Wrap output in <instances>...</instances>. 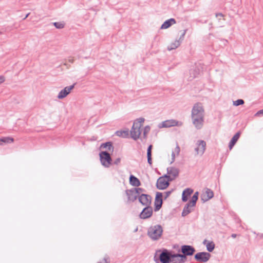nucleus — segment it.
<instances>
[{"instance_id": "nucleus-1", "label": "nucleus", "mask_w": 263, "mask_h": 263, "mask_svg": "<svg viewBox=\"0 0 263 263\" xmlns=\"http://www.w3.org/2000/svg\"><path fill=\"white\" fill-rule=\"evenodd\" d=\"M145 119L143 118H139L134 122L133 127L130 130L131 137L135 140L139 139L141 133V127Z\"/></svg>"}, {"instance_id": "nucleus-2", "label": "nucleus", "mask_w": 263, "mask_h": 263, "mask_svg": "<svg viewBox=\"0 0 263 263\" xmlns=\"http://www.w3.org/2000/svg\"><path fill=\"white\" fill-rule=\"evenodd\" d=\"M163 232V229L159 224L151 227L147 232L148 236L153 240H158L160 238Z\"/></svg>"}, {"instance_id": "nucleus-3", "label": "nucleus", "mask_w": 263, "mask_h": 263, "mask_svg": "<svg viewBox=\"0 0 263 263\" xmlns=\"http://www.w3.org/2000/svg\"><path fill=\"white\" fill-rule=\"evenodd\" d=\"M157 252H161L159 255V258L156 259L155 256V260L156 263H158L160 261L161 263H170L172 253L166 249H163L162 251L159 250Z\"/></svg>"}, {"instance_id": "nucleus-4", "label": "nucleus", "mask_w": 263, "mask_h": 263, "mask_svg": "<svg viewBox=\"0 0 263 263\" xmlns=\"http://www.w3.org/2000/svg\"><path fill=\"white\" fill-rule=\"evenodd\" d=\"M99 155L102 164L106 167H108L112 161L110 154L108 152L104 151L100 153Z\"/></svg>"}, {"instance_id": "nucleus-5", "label": "nucleus", "mask_w": 263, "mask_h": 263, "mask_svg": "<svg viewBox=\"0 0 263 263\" xmlns=\"http://www.w3.org/2000/svg\"><path fill=\"white\" fill-rule=\"evenodd\" d=\"M206 142L204 140H198L196 143V147L195 148L196 155L202 156L206 148Z\"/></svg>"}, {"instance_id": "nucleus-6", "label": "nucleus", "mask_w": 263, "mask_h": 263, "mask_svg": "<svg viewBox=\"0 0 263 263\" xmlns=\"http://www.w3.org/2000/svg\"><path fill=\"white\" fill-rule=\"evenodd\" d=\"M181 252L182 253V256H184L183 259L186 260L187 256L192 255L195 252V249L194 247L189 245H183L181 246Z\"/></svg>"}, {"instance_id": "nucleus-7", "label": "nucleus", "mask_w": 263, "mask_h": 263, "mask_svg": "<svg viewBox=\"0 0 263 263\" xmlns=\"http://www.w3.org/2000/svg\"><path fill=\"white\" fill-rule=\"evenodd\" d=\"M194 257L198 261L206 262L210 259L211 254L208 252H201L196 254Z\"/></svg>"}, {"instance_id": "nucleus-8", "label": "nucleus", "mask_w": 263, "mask_h": 263, "mask_svg": "<svg viewBox=\"0 0 263 263\" xmlns=\"http://www.w3.org/2000/svg\"><path fill=\"white\" fill-rule=\"evenodd\" d=\"M139 201L145 206H150L152 202V197L147 194H141L138 197Z\"/></svg>"}, {"instance_id": "nucleus-9", "label": "nucleus", "mask_w": 263, "mask_h": 263, "mask_svg": "<svg viewBox=\"0 0 263 263\" xmlns=\"http://www.w3.org/2000/svg\"><path fill=\"white\" fill-rule=\"evenodd\" d=\"M169 184V182L164 177H160L157 180L156 186L159 190H164L168 186Z\"/></svg>"}, {"instance_id": "nucleus-10", "label": "nucleus", "mask_w": 263, "mask_h": 263, "mask_svg": "<svg viewBox=\"0 0 263 263\" xmlns=\"http://www.w3.org/2000/svg\"><path fill=\"white\" fill-rule=\"evenodd\" d=\"M182 123L180 121H178L175 120L171 119L162 122L161 127H170L174 126H180L182 125Z\"/></svg>"}, {"instance_id": "nucleus-11", "label": "nucleus", "mask_w": 263, "mask_h": 263, "mask_svg": "<svg viewBox=\"0 0 263 263\" xmlns=\"http://www.w3.org/2000/svg\"><path fill=\"white\" fill-rule=\"evenodd\" d=\"M153 214V209L150 206H146L143 209L140 214V217L141 219H147L151 217Z\"/></svg>"}, {"instance_id": "nucleus-12", "label": "nucleus", "mask_w": 263, "mask_h": 263, "mask_svg": "<svg viewBox=\"0 0 263 263\" xmlns=\"http://www.w3.org/2000/svg\"><path fill=\"white\" fill-rule=\"evenodd\" d=\"M193 123L197 129H200L203 124V116H192Z\"/></svg>"}, {"instance_id": "nucleus-13", "label": "nucleus", "mask_w": 263, "mask_h": 263, "mask_svg": "<svg viewBox=\"0 0 263 263\" xmlns=\"http://www.w3.org/2000/svg\"><path fill=\"white\" fill-rule=\"evenodd\" d=\"M183 257L181 254H172L170 263H184L186 260Z\"/></svg>"}, {"instance_id": "nucleus-14", "label": "nucleus", "mask_w": 263, "mask_h": 263, "mask_svg": "<svg viewBox=\"0 0 263 263\" xmlns=\"http://www.w3.org/2000/svg\"><path fill=\"white\" fill-rule=\"evenodd\" d=\"M162 194L160 192H157L156 195L155 204V211L159 210L162 206Z\"/></svg>"}, {"instance_id": "nucleus-15", "label": "nucleus", "mask_w": 263, "mask_h": 263, "mask_svg": "<svg viewBox=\"0 0 263 263\" xmlns=\"http://www.w3.org/2000/svg\"><path fill=\"white\" fill-rule=\"evenodd\" d=\"M74 85L66 87L63 90H62L59 93L58 98L60 99H63L67 96L70 92V91L73 88Z\"/></svg>"}, {"instance_id": "nucleus-16", "label": "nucleus", "mask_w": 263, "mask_h": 263, "mask_svg": "<svg viewBox=\"0 0 263 263\" xmlns=\"http://www.w3.org/2000/svg\"><path fill=\"white\" fill-rule=\"evenodd\" d=\"M126 195L128 197V200L130 201L134 202L137 198L139 197L137 195V191H134L133 189L126 191Z\"/></svg>"}, {"instance_id": "nucleus-17", "label": "nucleus", "mask_w": 263, "mask_h": 263, "mask_svg": "<svg viewBox=\"0 0 263 263\" xmlns=\"http://www.w3.org/2000/svg\"><path fill=\"white\" fill-rule=\"evenodd\" d=\"M167 174L170 175L172 178L171 180H174L179 175V170L176 167H170L167 168Z\"/></svg>"}, {"instance_id": "nucleus-18", "label": "nucleus", "mask_w": 263, "mask_h": 263, "mask_svg": "<svg viewBox=\"0 0 263 263\" xmlns=\"http://www.w3.org/2000/svg\"><path fill=\"white\" fill-rule=\"evenodd\" d=\"M214 196L213 192L209 189H206L205 193L201 195V200L205 202L213 198Z\"/></svg>"}, {"instance_id": "nucleus-19", "label": "nucleus", "mask_w": 263, "mask_h": 263, "mask_svg": "<svg viewBox=\"0 0 263 263\" xmlns=\"http://www.w3.org/2000/svg\"><path fill=\"white\" fill-rule=\"evenodd\" d=\"M203 109L201 104H196L192 110V115H199L203 114Z\"/></svg>"}, {"instance_id": "nucleus-20", "label": "nucleus", "mask_w": 263, "mask_h": 263, "mask_svg": "<svg viewBox=\"0 0 263 263\" xmlns=\"http://www.w3.org/2000/svg\"><path fill=\"white\" fill-rule=\"evenodd\" d=\"M193 193V190L190 188L185 189L182 194V200L183 202H186L188 200V197Z\"/></svg>"}, {"instance_id": "nucleus-21", "label": "nucleus", "mask_w": 263, "mask_h": 263, "mask_svg": "<svg viewBox=\"0 0 263 263\" xmlns=\"http://www.w3.org/2000/svg\"><path fill=\"white\" fill-rule=\"evenodd\" d=\"M176 23V21L174 18H170L165 22L162 25L161 28L162 29H165L169 28L172 25Z\"/></svg>"}, {"instance_id": "nucleus-22", "label": "nucleus", "mask_w": 263, "mask_h": 263, "mask_svg": "<svg viewBox=\"0 0 263 263\" xmlns=\"http://www.w3.org/2000/svg\"><path fill=\"white\" fill-rule=\"evenodd\" d=\"M239 137H240V133L238 132L236 134H235L234 135V136L232 137V138L229 144V147L230 149H231L232 148V147L234 146V145L235 144V143L238 140Z\"/></svg>"}, {"instance_id": "nucleus-23", "label": "nucleus", "mask_w": 263, "mask_h": 263, "mask_svg": "<svg viewBox=\"0 0 263 263\" xmlns=\"http://www.w3.org/2000/svg\"><path fill=\"white\" fill-rule=\"evenodd\" d=\"M129 183L132 185L134 186H139L141 184L139 180L132 175H130L129 177Z\"/></svg>"}, {"instance_id": "nucleus-24", "label": "nucleus", "mask_w": 263, "mask_h": 263, "mask_svg": "<svg viewBox=\"0 0 263 263\" xmlns=\"http://www.w3.org/2000/svg\"><path fill=\"white\" fill-rule=\"evenodd\" d=\"M101 148H106L109 151L113 152L114 151V146H112V143L110 142L102 143L101 145Z\"/></svg>"}, {"instance_id": "nucleus-25", "label": "nucleus", "mask_w": 263, "mask_h": 263, "mask_svg": "<svg viewBox=\"0 0 263 263\" xmlns=\"http://www.w3.org/2000/svg\"><path fill=\"white\" fill-rule=\"evenodd\" d=\"M153 148L152 145H149L147 149V162L149 165H152V149Z\"/></svg>"}, {"instance_id": "nucleus-26", "label": "nucleus", "mask_w": 263, "mask_h": 263, "mask_svg": "<svg viewBox=\"0 0 263 263\" xmlns=\"http://www.w3.org/2000/svg\"><path fill=\"white\" fill-rule=\"evenodd\" d=\"M193 206H191V204L188 203L183 208L182 212V216H185L190 213L192 211L191 208Z\"/></svg>"}, {"instance_id": "nucleus-27", "label": "nucleus", "mask_w": 263, "mask_h": 263, "mask_svg": "<svg viewBox=\"0 0 263 263\" xmlns=\"http://www.w3.org/2000/svg\"><path fill=\"white\" fill-rule=\"evenodd\" d=\"M206 240H204L203 242L204 245H206V249L209 252H212L215 248V244L213 241L209 242L207 243Z\"/></svg>"}, {"instance_id": "nucleus-28", "label": "nucleus", "mask_w": 263, "mask_h": 263, "mask_svg": "<svg viewBox=\"0 0 263 263\" xmlns=\"http://www.w3.org/2000/svg\"><path fill=\"white\" fill-rule=\"evenodd\" d=\"M180 45V42L179 41H175L174 42L170 44L168 46V50H173L177 48Z\"/></svg>"}, {"instance_id": "nucleus-29", "label": "nucleus", "mask_w": 263, "mask_h": 263, "mask_svg": "<svg viewBox=\"0 0 263 263\" xmlns=\"http://www.w3.org/2000/svg\"><path fill=\"white\" fill-rule=\"evenodd\" d=\"M117 136L119 137H121L123 138H126L128 136V130H124V131H117L116 132Z\"/></svg>"}, {"instance_id": "nucleus-30", "label": "nucleus", "mask_w": 263, "mask_h": 263, "mask_svg": "<svg viewBox=\"0 0 263 263\" xmlns=\"http://www.w3.org/2000/svg\"><path fill=\"white\" fill-rule=\"evenodd\" d=\"M0 141H1L2 144L3 143H12L14 141V139L10 137H4L3 138L0 139Z\"/></svg>"}, {"instance_id": "nucleus-31", "label": "nucleus", "mask_w": 263, "mask_h": 263, "mask_svg": "<svg viewBox=\"0 0 263 263\" xmlns=\"http://www.w3.org/2000/svg\"><path fill=\"white\" fill-rule=\"evenodd\" d=\"M198 199V197H196L195 196H192L191 200L189 202V203L191 204V206H195Z\"/></svg>"}, {"instance_id": "nucleus-32", "label": "nucleus", "mask_w": 263, "mask_h": 263, "mask_svg": "<svg viewBox=\"0 0 263 263\" xmlns=\"http://www.w3.org/2000/svg\"><path fill=\"white\" fill-rule=\"evenodd\" d=\"M53 24L58 29L63 28L65 26V24L63 22H55Z\"/></svg>"}, {"instance_id": "nucleus-33", "label": "nucleus", "mask_w": 263, "mask_h": 263, "mask_svg": "<svg viewBox=\"0 0 263 263\" xmlns=\"http://www.w3.org/2000/svg\"><path fill=\"white\" fill-rule=\"evenodd\" d=\"M244 103V101L242 99H238L236 101H233V104L235 106H238L239 105H242Z\"/></svg>"}, {"instance_id": "nucleus-34", "label": "nucleus", "mask_w": 263, "mask_h": 263, "mask_svg": "<svg viewBox=\"0 0 263 263\" xmlns=\"http://www.w3.org/2000/svg\"><path fill=\"white\" fill-rule=\"evenodd\" d=\"M150 127L149 126H146L145 127L143 131V135L144 138L146 137L147 134L149 132Z\"/></svg>"}, {"instance_id": "nucleus-35", "label": "nucleus", "mask_w": 263, "mask_h": 263, "mask_svg": "<svg viewBox=\"0 0 263 263\" xmlns=\"http://www.w3.org/2000/svg\"><path fill=\"white\" fill-rule=\"evenodd\" d=\"M133 190H134V191H137V195H138V196H140L141 194V193L144 191V190L142 188H135Z\"/></svg>"}, {"instance_id": "nucleus-36", "label": "nucleus", "mask_w": 263, "mask_h": 263, "mask_svg": "<svg viewBox=\"0 0 263 263\" xmlns=\"http://www.w3.org/2000/svg\"><path fill=\"white\" fill-rule=\"evenodd\" d=\"M173 152H174V153H176L177 155H179V154L180 153V147L178 144L177 145L176 147H175L174 151H173Z\"/></svg>"}, {"instance_id": "nucleus-37", "label": "nucleus", "mask_w": 263, "mask_h": 263, "mask_svg": "<svg viewBox=\"0 0 263 263\" xmlns=\"http://www.w3.org/2000/svg\"><path fill=\"white\" fill-rule=\"evenodd\" d=\"M163 177H164L165 179H167L166 180L168 181V182L172 181L170 180V178H172L171 177L172 176L169 174L164 175Z\"/></svg>"}, {"instance_id": "nucleus-38", "label": "nucleus", "mask_w": 263, "mask_h": 263, "mask_svg": "<svg viewBox=\"0 0 263 263\" xmlns=\"http://www.w3.org/2000/svg\"><path fill=\"white\" fill-rule=\"evenodd\" d=\"M120 161H121V159L120 158H117L115 161H114V164H116V165H118L120 163Z\"/></svg>"}, {"instance_id": "nucleus-39", "label": "nucleus", "mask_w": 263, "mask_h": 263, "mask_svg": "<svg viewBox=\"0 0 263 263\" xmlns=\"http://www.w3.org/2000/svg\"><path fill=\"white\" fill-rule=\"evenodd\" d=\"M172 191H167L165 193L164 199L167 198L171 194Z\"/></svg>"}, {"instance_id": "nucleus-40", "label": "nucleus", "mask_w": 263, "mask_h": 263, "mask_svg": "<svg viewBox=\"0 0 263 263\" xmlns=\"http://www.w3.org/2000/svg\"><path fill=\"white\" fill-rule=\"evenodd\" d=\"M98 263H108L107 258H104L102 261L98 262Z\"/></svg>"}, {"instance_id": "nucleus-41", "label": "nucleus", "mask_w": 263, "mask_h": 263, "mask_svg": "<svg viewBox=\"0 0 263 263\" xmlns=\"http://www.w3.org/2000/svg\"><path fill=\"white\" fill-rule=\"evenodd\" d=\"M5 81V78L3 76H0V84Z\"/></svg>"}, {"instance_id": "nucleus-42", "label": "nucleus", "mask_w": 263, "mask_h": 263, "mask_svg": "<svg viewBox=\"0 0 263 263\" xmlns=\"http://www.w3.org/2000/svg\"><path fill=\"white\" fill-rule=\"evenodd\" d=\"M263 114V109L259 110L257 113L256 115H260Z\"/></svg>"}, {"instance_id": "nucleus-43", "label": "nucleus", "mask_w": 263, "mask_h": 263, "mask_svg": "<svg viewBox=\"0 0 263 263\" xmlns=\"http://www.w3.org/2000/svg\"><path fill=\"white\" fill-rule=\"evenodd\" d=\"M175 157V154L174 152H172V159L173 161H174Z\"/></svg>"}, {"instance_id": "nucleus-44", "label": "nucleus", "mask_w": 263, "mask_h": 263, "mask_svg": "<svg viewBox=\"0 0 263 263\" xmlns=\"http://www.w3.org/2000/svg\"><path fill=\"white\" fill-rule=\"evenodd\" d=\"M69 61L71 63H73L74 61V59L72 57L69 58Z\"/></svg>"}, {"instance_id": "nucleus-45", "label": "nucleus", "mask_w": 263, "mask_h": 263, "mask_svg": "<svg viewBox=\"0 0 263 263\" xmlns=\"http://www.w3.org/2000/svg\"><path fill=\"white\" fill-rule=\"evenodd\" d=\"M198 195H199V193L198 192H196L194 194V196H195L196 197H198Z\"/></svg>"}, {"instance_id": "nucleus-46", "label": "nucleus", "mask_w": 263, "mask_h": 263, "mask_svg": "<svg viewBox=\"0 0 263 263\" xmlns=\"http://www.w3.org/2000/svg\"><path fill=\"white\" fill-rule=\"evenodd\" d=\"M237 235L236 234H232L231 235V237L233 238H235L237 237Z\"/></svg>"}, {"instance_id": "nucleus-47", "label": "nucleus", "mask_w": 263, "mask_h": 263, "mask_svg": "<svg viewBox=\"0 0 263 263\" xmlns=\"http://www.w3.org/2000/svg\"><path fill=\"white\" fill-rule=\"evenodd\" d=\"M185 33V31H184L182 32V37H183V36H184V35Z\"/></svg>"}, {"instance_id": "nucleus-48", "label": "nucleus", "mask_w": 263, "mask_h": 263, "mask_svg": "<svg viewBox=\"0 0 263 263\" xmlns=\"http://www.w3.org/2000/svg\"><path fill=\"white\" fill-rule=\"evenodd\" d=\"M216 16H222V14H219L216 15Z\"/></svg>"}, {"instance_id": "nucleus-49", "label": "nucleus", "mask_w": 263, "mask_h": 263, "mask_svg": "<svg viewBox=\"0 0 263 263\" xmlns=\"http://www.w3.org/2000/svg\"><path fill=\"white\" fill-rule=\"evenodd\" d=\"M29 13L27 14L26 16V17H25V18H27L28 17V16L29 15Z\"/></svg>"}, {"instance_id": "nucleus-50", "label": "nucleus", "mask_w": 263, "mask_h": 263, "mask_svg": "<svg viewBox=\"0 0 263 263\" xmlns=\"http://www.w3.org/2000/svg\"><path fill=\"white\" fill-rule=\"evenodd\" d=\"M0 145H2V143H1V141H0Z\"/></svg>"}]
</instances>
